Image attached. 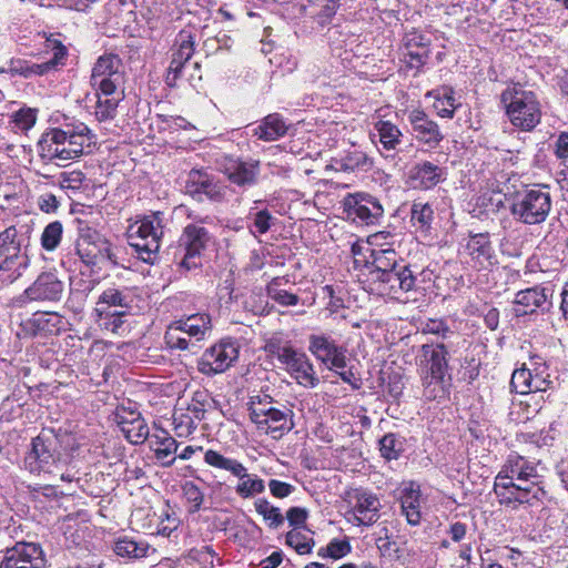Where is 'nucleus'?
<instances>
[{"instance_id": "1", "label": "nucleus", "mask_w": 568, "mask_h": 568, "mask_svg": "<svg viewBox=\"0 0 568 568\" xmlns=\"http://www.w3.org/2000/svg\"><path fill=\"white\" fill-rule=\"evenodd\" d=\"M93 135L82 122L68 123L44 132L38 143L39 155L48 163L65 166L69 161L83 155Z\"/></svg>"}, {"instance_id": "2", "label": "nucleus", "mask_w": 568, "mask_h": 568, "mask_svg": "<svg viewBox=\"0 0 568 568\" xmlns=\"http://www.w3.org/2000/svg\"><path fill=\"white\" fill-rule=\"evenodd\" d=\"M507 200L514 220L527 226L540 225L546 222L552 209V197L548 185L525 186L515 191Z\"/></svg>"}, {"instance_id": "3", "label": "nucleus", "mask_w": 568, "mask_h": 568, "mask_svg": "<svg viewBox=\"0 0 568 568\" xmlns=\"http://www.w3.org/2000/svg\"><path fill=\"white\" fill-rule=\"evenodd\" d=\"M61 440L51 429H43L32 439L31 449L24 457V467L36 475H55L68 464L61 453Z\"/></svg>"}, {"instance_id": "4", "label": "nucleus", "mask_w": 568, "mask_h": 568, "mask_svg": "<svg viewBox=\"0 0 568 568\" xmlns=\"http://www.w3.org/2000/svg\"><path fill=\"white\" fill-rule=\"evenodd\" d=\"M500 100L514 126L531 131L540 122L541 111L535 93L525 90L519 83L504 90Z\"/></svg>"}, {"instance_id": "5", "label": "nucleus", "mask_w": 568, "mask_h": 568, "mask_svg": "<svg viewBox=\"0 0 568 568\" xmlns=\"http://www.w3.org/2000/svg\"><path fill=\"white\" fill-rule=\"evenodd\" d=\"M163 234V213L154 212L130 225L128 242L140 260L152 264L160 250Z\"/></svg>"}, {"instance_id": "6", "label": "nucleus", "mask_w": 568, "mask_h": 568, "mask_svg": "<svg viewBox=\"0 0 568 568\" xmlns=\"http://www.w3.org/2000/svg\"><path fill=\"white\" fill-rule=\"evenodd\" d=\"M211 320L206 314H193L172 323L164 335L166 345L172 349L196 352L197 342L210 331Z\"/></svg>"}, {"instance_id": "7", "label": "nucleus", "mask_w": 568, "mask_h": 568, "mask_svg": "<svg viewBox=\"0 0 568 568\" xmlns=\"http://www.w3.org/2000/svg\"><path fill=\"white\" fill-rule=\"evenodd\" d=\"M494 491L500 504L510 506L516 504L534 505L546 497L544 479L528 481L524 478H495Z\"/></svg>"}, {"instance_id": "8", "label": "nucleus", "mask_w": 568, "mask_h": 568, "mask_svg": "<svg viewBox=\"0 0 568 568\" xmlns=\"http://www.w3.org/2000/svg\"><path fill=\"white\" fill-rule=\"evenodd\" d=\"M90 85L104 95L124 92V70L119 55L109 53L97 60L92 68Z\"/></svg>"}, {"instance_id": "9", "label": "nucleus", "mask_w": 568, "mask_h": 568, "mask_svg": "<svg viewBox=\"0 0 568 568\" xmlns=\"http://www.w3.org/2000/svg\"><path fill=\"white\" fill-rule=\"evenodd\" d=\"M448 352L443 344H425L418 356V367L423 385L430 396L436 397V386H442L448 367Z\"/></svg>"}, {"instance_id": "10", "label": "nucleus", "mask_w": 568, "mask_h": 568, "mask_svg": "<svg viewBox=\"0 0 568 568\" xmlns=\"http://www.w3.org/2000/svg\"><path fill=\"white\" fill-rule=\"evenodd\" d=\"M418 267L403 264L396 268L379 273L374 281L378 284V291L383 295L398 298L399 293H407L417 288Z\"/></svg>"}, {"instance_id": "11", "label": "nucleus", "mask_w": 568, "mask_h": 568, "mask_svg": "<svg viewBox=\"0 0 568 568\" xmlns=\"http://www.w3.org/2000/svg\"><path fill=\"white\" fill-rule=\"evenodd\" d=\"M42 547L36 542L18 541L4 551L0 568H44Z\"/></svg>"}, {"instance_id": "12", "label": "nucleus", "mask_w": 568, "mask_h": 568, "mask_svg": "<svg viewBox=\"0 0 568 568\" xmlns=\"http://www.w3.org/2000/svg\"><path fill=\"white\" fill-rule=\"evenodd\" d=\"M278 361L286 371L304 387H315L318 384L314 366L307 355L292 347H283L277 354Z\"/></svg>"}, {"instance_id": "13", "label": "nucleus", "mask_w": 568, "mask_h": 568, "mask_svg": "<svg viewBox=\"0 0 568 568\" xmlns=\"http://www.w3.org/2000/svg\"><path fill=\"white\" fill-rule=\"evenodd\" d=\"M234 343L221 342L206 349L197 362V369L207 376L223 373L237 358Z\"/></svg>"}, {"instance_id": "14", "label": "nucleus", "mask_w": 568, "mask_h": 568, "mask_svg": "<svg viewBox=\"0 0 568 568\" xmlns=\"http://www.w3.org/2000/svg\"><path fill=\"white\" fill-rule=\"evenodd\" d=\"M210 241L211 235L205 227L196 224L186 225L180 237V246L184 248L181 266L186 270L197 267L199 263L194 258L200 256Z\"/></svg>"}, {"instance_id": "15", "label": "nucleus", "mask_w": 568, "mask_h": 568, "mask_svg": "<svg viewBox=\"0 0 568 568\" xmlns=\"http://www.w3.org/2000/svg\"><path fill=\"white\" fill-rule=\"evenodd\" d=\"M348 495L353 504L349 514L353 516L354 524L369 526L378 520L382 504L375 494L364 489H354Z\"/></svg>"}, {"instance_id": "16", "label": "nucleus", "mask_w": 568, "mask_h": 568, "mask_svg": "<svg viewBox=\"0 0 568 568\" xmlns=\"http://www.w3.org/2000/svg\"><path fill=\"white\" fill-rule=\"evenodd\" d=\"M221 171L239 186L253 185L257 182L260 174V161L224 156L221 162Z\"/></svg>"}, {"instance_id": "17", "label": "nucleus", "mask_w": 568, "mask_h": 568, "mask_svg": "<svg viewBox=\"0 0 568 568\" xmlns=\"http://www.w3.org/2000/svg\"><path fill=\"white\" fill-rule=\"evenodd\" d=\"M430 39L418 31L407 32L403 38L402 60L409 69L419 70L429 58Z\"/></svg>"}, {"instance_id": "18", "label": "nucleus", "mask_w": 568, "mask_h": 568, "mask_svg": "<svg viewBox=\"0 0 568 568\" xmlns=\"http://www.w3.org/2000/svg\"><path fill=\"white\" fill-rule=\"evenodd\" d=\"M308 351L322 363L335 368L346 366V349L325 335H311Z\"/></svg>"}, {"instance_id": "19", "label": "nucleus", "mask_w": 568, "mask_h": 568, "mask_svg": "<svg viewBox=\"0 0 568 568\" xmlns=\"http://www.w3.org/2000/svg\"><path fill=\"white\" fill-rule=\"evenodd\" d=\"M185 193L196 201H203L204 197L211 201H221L223 197L222 187L214 182L206 172L201 170H191L187 174Z\"/></svg>"}, {"instance_id": "20", "label": "nucleus", "mask_w": 568, "mask_h": 568, "mask_svg": "<svg viewBox=\"0 0 568 568\" xmlns=\"http://www.w3.org/2000/svg\"><path fill=\"white\" fill-rule=\"evenodd\" d=\"M408 122L412 125L414 138L434 149L444 140L438 124L424 111L415 109L408 113Z\"/></svg>"}, {"instance_id": "21", "label": "nucleus", "mask_w": 568, "mask_h": 568, "mask_svg": "<svg viewBox=\"0 0 568 568\" xmlns=\"http://www.w3.org/2000/svg\"><path fill=\"white\" fill-rule=\"evenodd\" d=\"M541 470H544V468L540 467L539 463H534L520 455L511 454L508 456L496 478H524L531 483L545 478Z\"/></svg>"}, {"instance_id": "22", "label": "nucleus", "mask_w": 568, "mask_h": 568, "mask_svg": "<svg viewBox=\"0 0 568 568\" xmlns=\"http://www.w3.org/2000/svg\"><path fill=\"white\" fill-rule=\"evenodd\" d=\"M115 422L130 443L136 445L148 438L149 427L139 412L119 407L115 413Z\"/></svg>"}, {"instance_id": "23", "label": "nucleus", "mask_w": 568, "mask_h": 568, "mask_svg": "<svg viewBox=\"0 0 568 568\" xmlns=\"http://www.w3.org/2000/svg\"><path fill=\"white\" fill-rule=\"evenodd\" d=\"M64 290L63 283L53 273H42L24 294L30 301H59Z\"/></svg>"}, {"instance_id": "24", "label": "nucleus", "mask_w": 568, "mask_h": 568, "mask_svg": "<svg viewBox=\"0 0 568 568\" xmlns=\"http://www.w3.org/2000/svg\"><path fill=\"white\" fill-rule=\"evenodd\" d=\"M445 169L429 161L416 163L408 173V183L413 189L430 190L445 180Z\"/></svg>"}, {"instance_id": "25", "label": "nucleus", "mask_w": 568, "mask_h": 568, "mask_svg": "<svg viewBox=\"0 0 568 568\" xmlns=\"http://www.w3.org/2000/svg\"><path fill=\"white\" fill-rule=\"evenodd\" d=\"M134 303L135 295L131 288L109 287L100 295L97 312L102 316L103 314L113 313L112 307L119 308L118 311H129L134 306Z\"/></svg>"}, {"instance_id": "26", "label": "nucleus", "mask_w": 568, "mask_h": 568, "mask_svg": "<svg viewBox=\"0 0 568 568\" xmlns=\"http://www.w3.org/2000/svg\"><path fill=\"white\" fill-rule=\"evenodd\" d=\"M549 290L546 287L534 286L516 294L514 303L516 308L514 310L517 317L527 314H532L537 308H545L548 303Z\"/></svg>"}, {"instance_id": "27", "label": "nucleus", "mask_w": 568, "mask_h": 568, "mask_svg": "<svg viewBox=\"0 0 568 568\" xmlns=\"http://www.w3.org/2000/svg\"><path fill=\"white\" fill-rule=\"evenodd\" d=\"M351 213L355 219L361 220L365 224L377 223L384 214V209L377 199L368 194H357L349 202Z\"/></svg>"}, {"instance_id": "28", "label": "nucleus", "mask_w": 568, "mask_h": 568, "mask_svg": "<svg viewBox=\"0 0 568 568\" xmlns=\"http://www.w3.org/2000/svg\"><path fill=\"white\" fill-rule=\"evenodd\" d=\"M466 251L479 267L486 268L497 263L488 234L479 233L470 236L466 244Z\"/></svg>"}, {"instance_id": "29", "label": "nucleus", "mask_w": 568, "mask_h": 568, "mask_svg": "<svg viewBox=\"0 0 568 568\" xmlns=\"http://www.w3.org/2000/svg\"><path fill=\"white\" fill-rule=\"evenodd\" d=\"M75 253L87 266H97L98 232L85 223H79Z\"/></svg>"}, {"instance_id": "30", "label": "nucleus", "mask_w": 568, "mask_h": 568, "mask_svg": "<svg viewBox=\"0 0 568 568\" xmlns=\"http://www.w3.org/2000/svg\"><path fill=\"white\" fill-rule=\"evenodd\" d=\"M63 317L55 312H36L26 322V329L34 336L58 334L63 329Z\"/></svg>"}, {"instance_id": "31", "label": "nucleus", "mask_w": 568, "mask_h": 568, "mask_svg": "<svg viewBox=\"0 0 568 568\" xmlns=\"http://www.w3.org/2000/svg\"><path fill=\"white\" fill-rule=\"evenodd\" d=\"M290 413L291 410L287 408L280 409L274 407L256 426L266 434H271L273 438H280L285 432L291 430L293 427V423L288 416Z\"/></svg>"}, {"instance_id": "32", "label": "nucleus", "mask_w": 568, "mask_h": 568, "mask_svg": "<svg viewBox=\"0 0 568 568\" xmlns=\"http://www.w3.org/2000/svg\"><path fill=\"white\" fill-rule=\"evenodd\" d=\"M365 262L372 267L369 273L374 280L379 276V273H386L403 265L398 263V255L393 247L371 250Z\"/></svg>"}, {"instance_id": "33", "label": "nucleus", "mask_w": 568, "mask_h": 568, "mask_svg": "<svg viewBox=\"0 0 568 568\" xmlns=\"http://www.w3.org/2000/svg\"><path fill=\"white\" fill-rule=\"evenodd\" d=\"M29 265L27 254L0 256V285H7L18 280Z\"/></svg>"}, {"instance_id": "34", "label": "nucleus", "mask_w": 568, "mask_h": 568, "mask_svg": "<svg viewBox=\"0 0 568 568\" xmlns=\"http://www.w3.org/2000/svg\"><path fill=\"white\" fill-rule=\"evenodd\" d=\"M419 499H420L419 487L415 486L414 483H410L408 486H406L402 489V493H400L402 514L406 517L407 523L413 526L418 525L420 521Z\"/></svg>"}, {"instance_id": "35", "label": "nucleus", "mask_w": 568, "mask_h": 568, "mask_svg": "<svg viewBox=\"0 0 568 568\" xmlns=\"http://www.w3.org/2000/svg\"><path fill=\"white\" fill-rule=\"evenodd\" d=\"M410 223L416 232L427 235L434 221V210L428 202L415 200L410 206Z\"/></svg>"}, {"instance_id": "36", "label": "nucleus", "mask_w": 568, "mask_h": 568, "mask_svg": "<svg viewBox=\"0 0 568 568\" xmlns=\"http://www.w3.org/2000/svg\"><path fill=\"white\" fill-rule=\"evenodd\" d=\"M179 49L173 53L169 72L179 75L185 62H187L194 52V39L191 33L182 31L179 34Z\"/></svg>"}, {"instance_id": "37", "label": "nucleus", "mask_w": 568, "mask_h": 568, "mask_svg": "<svg viewBox=\"0 0 568 568\" xmlns=\"http://www.w3.org/2000/svg\"><path fill=\"white\" fill-rule=\"evenodd\" d=\"M287 126L283 118L277 114H268L264 118L263 122L254 129V135L260 140L275 141L285 135Z\"/></svg>"}, {"instance_id": "38", "label": "nucleus", "mask_w": 568, "mask_h": 568, "mask_svg": "<svg viewBox=\"0 0 568 568\" xmlns=\"http://www.w3.org/2000/svg\"><path fill=\"white\" fill-rule=\"evenodd\" d=\"M204 463L215 469L231 473L234 477L244 476V465L236 459L226 457L220 452L207 449L204 453Z\"/></svg>"}, {"instance_id": "39", "label": "nucleus", "mask_w": 568, "mask_h": 568, "mask_svg": "<svg viewBox=\"0 0 568 568\" xmlns=\"http://www.w3.org/2000/svg\"><path fill=\"white\" fill-rule=\"evenodd\" d=\"M97 103L94 114L98 121H109L115 118L119 102L123 100L124 92H116L109 95L95 91Z\"/></svg>"}, {"instance_id": "40", "label": "nucleus", "mask_w": 568, "mask_h": 568, "mask_svg": "<svg viewBox=\"0 0 568 568\" xmlns=\"http://www.w3.org/2000/svg\"><path fill=\"white\" fill-rule=\"evenodd\" d=\"M334 165L337 171L354 172L356 170H368L373 162L365 152L354 150L341 159L334 160Z\"/></svg>"}, {"instance_id": "41", "label": "nucleus", "mask_w": 568, "mask_h": 568, "mask_svg": "<svg viewBox=\"0 0 568 568\" xmlns=\"http://www.w3.org/2000/svg\"><path fill=\"white\" fill-rule=\"evenodd\" d=\"M374 128L385 150L393 151L398 146L403 134L397 125L390 121L379 120L375 123Z\"/></svg>"}, {"instance_id": "42", "label": "nucleus", "mask_w": 568, "mask_h": 568, "mask_svg": "<svg viewBox=\"0 0 568 568\" xmlns=\"http://www.w3.org/2000/svg\"><path fill=\"white\" fill-rule=\"evenodd\" d=\"M154 444L155 447H153V452L155 458L163 467H171L176 459L173 455L179 448V443L173 437L165 434L163 437H156Z\"/></svg>"}, {"instance_id": "43", "label": "nucleus", "mask_w": 568, "mask_h": 568, "mask_svg": "<svg viewBox=\"0 0 568 568\" xmlns=\"http://www.w3.org/2000/svg\"><path fill=\"white\" fill-rule=\"evenodd\" d=\"M24 241V233L16 226H9L0 233V256L3 254L20 255Z\"/></svg>"}, {"instance_id": "44", "label": "nucleus", "mask_w": 568, "mask_h": 568, "mask_svg": "<svg viewBox=\"0 0 568 568\" xmlns=\"http://www.w3.org/2000/svg\"><path fill=\"white\" fill-rule=\"evenodd\" d=\"M150 546L145 541H135L131 538H120L114 545V552L124 558L140 559L146 556Z\"/></svg>"}, {"instance_id": "45", "label": "nucleus", "mask_w": 568, "mask_h": 568, "mask_svg": "<svg viewBox=\"0 0 568 568\" xmlns=\"http://www.w3.org/2000/svg\"><path fill=\"white\" fill-rule=\"evenodd\" d=\"M239 484L235 487L236 494L242 498H251L254 495L262 494L265 490V484L257 475L247 473L244 466V476L237 477Z\"/></svg>"}, {"instance_id": "46", "label": "nucleus", "mask_w": 568, "mask_h": 568, "mask_svg": "<svg viewBox=\"0 0 568 568\" xmlns=\"http://www.w3.org/2000/svg\"><path fill=\"white\" fill-rule=\"evenodd\" d=\"M255 510L272 529H277L284 524L285 517L278 507L273 506L267 499L258 498L254 503Z\"/></svg>"}, {"instance_id": "47", "label": "nucleus", "mask_w": 568, "mask_h": 568, "mask_svg": "<svg viewBox=\"0 0 568 568\" xmlns=\"http://www.w3.org/2000/svg\"><path fill=\"white\" fill-rule=\"evenodd\" d=\"M403 450V439L393 433L384 435L379 440L381 455L387 460L398 459Z\"/></svg>"}, {"instance_id": "48", "label": "nucleus", "mask_w": 568, "mask_h": 568, "mask_svg": "<svg viewBox=\"0 0 568 568\" xmlns=\"http://www.w3.org/2000/svg\"><path fill=\"white\" fill-rule=\"evenodd\" d=\"M45 68L42 63H31L23 59H11L9 63V73L11 75H20L26 79L33 75H42L45 73Z\"/></svg>"}, {"instance_id": "49", "label": "nucleus", "mask_w": 568, "mask_h": 568, "mask_svg": "<svg viewBox=\"0 0 568 568\" xmlns=\"http://www.w3.org/2000/svg\"><path fill=\"white\" fill-rule=\"evenodd\" d=\"M352 551V546L348 540L332 539L327 546L322 547L317 551L321 558H332L334 560L347 556Z\"/></svg>"}, {"instance_id": "50", "label": "nucleus", "mask_w": 568, "mask_h": 568, "mask_svg": "<svg viewBox=\"0 0 568 568\" xmlns=\"http://www.w3.org/2000/svg\"><path fill=\"white\" fill-rule=\"evenodd\" d=\"M274 408L272 398L267 395L255 396L248 403L250 418L256 425Z\"/></svg>"}, {"instance_id": "51", "label": "nucleus", "mask_w": 568, "mask_h": 568, "mask_svg": "<svg viewBox=\"0 0 568 568\" xmlns=\"http://www.w3.org/2000/svg\"><path fill=\"white\" fill-rule=\"evenodd\" d=\"M63 227L59 221L49 223L41 235V245L45 251H53L62 239Z\"/></svg>"}, {"instance_id": "52", "label": "nucleus", "mask_w": 568, "mask_h": 568, "mask_svg": "<svg viewBox=\"0 0 568 568\" xmlns=\"http://www.w3.org/2000/svg\"><path fill=\"white\" fill-rule=\"evenodd\" d=\"M182 493L186 498L189 506V513L195 514L200 511L204 503V493L193 481H185L182 485Z\"/></svg>"}, {"instance_id": "53", "label": "nucleus", "mask_w": 568, "mask_h": 568, "mask_svg": "<svg viewBox=\"0 0 568 568\" xmlns=\"http://www.w3.org/2000/svg\"><path fill=\"white\" fill-rule=\"evenodd\" d=\"M286 544L294 548L297 554L305 555L312 551L314 540L300 529H292L286 534Z\"/></svg>"}, {"instance_id": "54", "label": "nucleus", "mask_w": 568, "mask_h": 568, "mask_svg": "<svg viewBox=\"0 0 568 568\" xmlns=\"http://www.w3.org/2000/svg\"><path fill=\"white\" fill-rule=\"evenodd\" d=\"M278 278H273L267 285V295L282 306H294L300 302L296 294L290 293L285 290L277 288Z\"/></svg>"}, {"instance_id": "55", "label": "nucleus", "mask_w": 568, "mask_h": 568, "mask_svg": "<svg viewBox=\"0 0 568 568\" xmlns=\"http://www.w3.org/2000/svg\"><path fill=\"white\" fill-rule=\"evenodd\" d=\"M434 106L439 116L452 119L457 108L454 90L452 88H444L442 97L436 100Z\"/></svg>"}, {"instance_id": "56", "label": "nucleus", "mask_w": 568, "mask_h": 568, "mask_svg": "<svg viewBox=\"0 0 568 568\" xmlns=\"http://www.w3.org/2000/svg\"><path fill=\"white\" fill-rule=\"evenodd\" d=\"M37 121V110L27 108L20 109L14 112L11 116V123L13 124V129L17 131L26 132L30 130Z\"/></svg>"}, {"instance_id": "57", "label": "nucleus", "mask_w": 568, "mask_h": 568, "mask_svg": "<svg viewBox=\"0 0 568 568\" xmlns=\"http://www.w3.org/2000/svg\"><path fill=\"white\" fill-rule=\"evenodd\" d=\"M532 373L526 367L515 369L511 379L510 387L518 394L525 395L530 392Z\"/></svg>"}, {"instance_id": "58", "label": "nucleus", "mask_w": 568, "mask_h": 568, "mask_svg": "<svg viewBox=\"0 0 568 568\" xmlns=\"http://www.w3.org/2000/svg\"><path fill=\"white\" fill-rule=\"evenodd\" d=\"M109 262L111 265H116V256L113 251L112 244L98 233L97 245V265Z\"/></svg>"}, {"instance_id": "59", "label": "nucleus", "mask_w": 568, "mask_h": 568, "mask_svg": "<svg viewBox=\"0 0 568 568\" xmlns=\"http://www.w3.org/2000/svg\"><path fill=\"white\" fill-rule=\"evenodd\" d=\"M525 400L520 402V406L526 410V418L529 419L540 412L544 406L545 398L542 394L527 393Z\"/></svg>"}, {"instance_id": "60", "label": "nucleus", "mask_w": 568, "mask_h": 568, "mask_svg": "<svg viewBox=\"0 0 568 568\" xmlns=\"http://www.w3.org/2000/svg\"><path fill=\"white\" fill-rule=\"evenodd\" d=\"M84 181V174L81 171L74 170L70 172H62L59 175V184L63 189L78 190Z\"/></svg>"}, {"instance_id": "61", "label": "nucleus", "mask_w": 568, "mask_h": 568, "mask_svg": "<svg viewBox=\"0 0 568 568\" xmlns=\"http://www.w3.org/2000/svg\"><path fill=\"white\" fill-rule=\"evenodd\" d=\"M308 517V511L303 507H291L286 511V519L288 520L290 526L294 527V529H300L305 526L306 519Z\"/></svg>"}, {"instance_id": "62", "label": "nucleus", "mask_w": 568, "mask_h": 568, "mask_svg": "<svg viewBox=\"0 0 568 568\" xmlns=\"http://www.w3.org/2000/svg\"><path fill=\"white\" fill-rule=\"evenodd\" d=\"M275 217L267 211H258L254 216V227L260 234H265L275 222Z\"/></svg>"}, {"instance_id": "63", "label": "nucleus", "mask_w": 568, "mask_h": 568, "mask_svg": "<svg viewBox=\"0 0 568 568\" xmlns=\"http://www.w3.org/2000/svg\"><path fill=\"white\" fill-rule=\"evenodd\" d=\"M268 488L271 494L276 498H285L295 490L293 485L277 479H271L268 481Z\"/></svg>"}, {"instance_id": "64", "label": "nucleus", "mask_w": 568, "mask_h": 568, "mask_svg": "<svg viewBox=\"0 0 568 568\" xmlns=\"http://www.w3.org/2000/svg\"><path fill=\"white\" fill-rule=\"evenodd\" d=\"M180 525V519L175 516V514H165V517L161 520L158 527V534L170 537L171 534L178 529Z\"/></svg>"}]
</instances>
